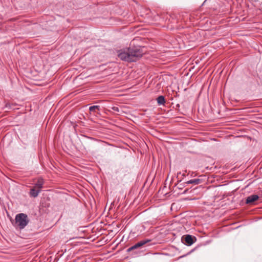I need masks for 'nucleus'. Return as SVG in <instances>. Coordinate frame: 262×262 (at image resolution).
<instances>
[{
  "label": "nucleus",
  "instance_id": "obj_8",
  "mask_svg": "<svg viewBox=\"0 0 262 262\" xmlns=\"http://www.w3.org/2000/svg\"><path fill=\"white\" fill-rule=\"evenodd\" d=\"M150 241H151L150 239H147L141 241H140L139 242H138V243H137L136 244H137V245L138 247H140L144 245L145 244L149 243Z\"/></svg>",
  "mask_w": 262,
  "mask_h": 262
},
{
  "label": "nucleus",
  "instance_id": "obj_12",
  "mask_svg": "<svg viewBox=\"0 0 262 262\" xmlns=\"http://www.w3.org/2000/svg\"><path fill=\"white\" fill-rule=\"evenodd\" d=\"M112 109L116 112H119V108L118 107L114 106L112 108Z\"/></svg>",
  "mask_w": 262,
  "mask_h": 262
},
{
  "label": "nucleus",
  "instance_id": "obj_13",
  "mask_svg": "<svg viewBox=\"0 0 262 262\" xmlns=\"http://www.w3.org/2000/svg\"><path fill=\"white\" fill-rule=\"evenodd\" d=\"M133 250H134V248H133V246H132V247H131L127 249V251H128V252H129V251H130Z\"/></svg>",
  "mask_w": 262,
  "mask_h": 262
},
{
  "label": "nucleus",
  "instance_id": "obj_14",
  "mask_svg": "<svg viewBox=\"0 0 262 262\" xmlns=\"http://www.w3.org/2000/svg\"><path fill=\"white\" fill-rule=\"evenodd\" d=\"M133 247L134 248V249H137L138 248H139L137 245V244H136L135 245H134V246H133Z\"/></svg>",
  "mask_w": 262,
  "mask_h": 262
},
{
  "label": "nucleus",
  "instance_id": "obj_4",
  "mask_svg": "<svg viewBox=\"0 0 262 262\" xmlns=\"http://www.w3.org/2000/svg\"><path fill=\"white\" fill-rule=\"evenodd\" d=\"M258 199V196L257 195H251L247 197L246 199V203L247 204H251L254 201H256Z\"/></svg>",
  "mask_w": 262,
  "mask_h": 262
},
{
  "label": "nucleus",
  "instance_id": "obj_2",
  "mask_svg": "<svg viewBox=\"0 0 262 262\" xmlns=\"http://www.w3.org/2000/svg\"><path fill=\"white\" fill-rule=\"evenodd\" d=\"M15 220L14 226L20 230L24 229L29 223L27 215L23 213L17 214L15 216Z\"/></svg>",
  "mask_w": 262,
  "mask_h": 262
},
{
  "label": "nucleus",
  "instance_id": "obj_9",
  "mask_svg": "<svg viewBox=\"0 0 262 262\" xmlns=\"http://www.w3.org/2000/svg\"><path fill=\"white\" fill-rule=\"evenodd\" d=\"M201 182V180L199 179H193V180H190L189 181H188L186 182V184H194L195 185L196 184H199Z\"/></svg>",
  "mask_w": 262,
  "mask_h": 262
},
{
  "label": "nucleus",
  "instance_id": "obj_16",
  "mask_svg": "<svg viewBox=\"0 0 262 262\" xmlns=\"http://www.w3.org/2000/svg\"><path fill=\"white\" fill-rule=\"evenodd\" d=\"M178 188H179V189H181V188H182L181 186H180V187H179Z\"/></svg>",
  "mask_w": 262,
  "mask_h": 262
},
{
  "label": "nucleus",
  "instance_id": "obj_5",
  "mask_svg": "<svg viewBox=\"0 0 262 262\" xmlns=\"http://www.w3.org/2000/svg\"><path fill=\"white\" fill-rule=\"evenodd\" d=\"M43 184V180L41 179H39L38 180L37 182L35 184V187L37 188L38 189L41 190V189L42 188V186Z\"/></svg>",
  "mask_w": 262,
  "mask_h": 262
},
{
  "label": "nucleus",
  "instance_id": "obj_15",
  "mask_svg": "<svg viewBox=\"0 0 262 262\" xmlns=\"http://www.w3.org/2000/svg\"><path fill=\"white\" fill-rule=\"evenodd\" d=\"M186 192H187V190H185V191L183 192V193H184V194H185V193H186Z\"/></svg>",
  "mask_w": 262,
  "mask_h": 262
},
{
  "label": "nucleus",
  "instance_id": "obj_6",
  "mask_svg": "<svg viewBox=\"0 0 262 262\" xmlns=\"http://www.w3.org/2000/svg\"><path fill=\"white\" fill-rule=\"evenodd\" d=\"M40 192V190L39 189L36 190L35 188H32L30 190V195L34 198L37 197Z\"/></svg>",
  "mask_w": 262,
  "mask_h": 262
},
{
  "label": "nucleus",
  "instance_id": "obj_1",
  "mask_svg": "<svg viewBox=\"0 0 262 262\" xmlns=\"http://www.w3.org/2000/svg\"><path fill=\"white\" fill-rule=\"evenodd\" d=\"M142 56V52L136 48H129L121 50L118 54L121 60L127 62H135Z\"/></svg>",
  "mask_w": 262,
  "mask_h": 262
},
{
  "label": "nucleus",
  "instance_id": "obj_3",
  "mask_svg": "<svg viewBox=\"0 0 262 262\" xmlns=\"http://www.w3.org/2000/svg\"><path fill=\"white\" fill-rule=\"evenodd\" d=\"M184 239L185 244L188 245V246H191L194 243L193 237L190 235H186L184 237Z\"/></svg>",
  "mask_w": 262,
  "mask_h": 262
},
{
  "label": "nucleus",
  "instance_id": "obj_17",
  "mask_svg": "<svg viewBox=\"0 0 262 262\" xmlns=\"http://www.w3.org/2000/svg\"><path fill=\"white\" fill-rule=\"evenodd\" d=\"M178 188H179V189H181V188H182L181 186H180V187H179Z\"/></svg>",
  "mask_w": 262,
  "mask_h": 262
},
{
  "label": "nucleus",
  "instance_id": "obj_11",
  "mask_svg": "<svg viewBox=\"0 0 262 262\" xmlns=\"http://www.w3.org/2000/svg\"><path fill=\"white\" fill-rule=\"evenodd\" d=\"M179 175H182V177H185V173H181V172H180L178 173V174H177V177H178Z\"/></svg>",
  "mask_w": 262,
  "mask_h": 262
},
{
  "label": "nucleus",
  "instance_id": "obj_10",
  "mask_svg": "<svg viewBox=\"0 0 262 262\" xmlns=\"http://www.w3.org/2000/svg\"><path fill=\"white\" fill-rule=\"evenodd\" d=\"M100 106L99 105H93L89 107V110L91 112H95V110H99Z\"/></svg>",
  "mask_w": 262,
  "mask_h": 262
},
{
  "label": "nucleus",
  "instance_id": "obj_7",
  "mask_svg": "<svg viewBox=\"0 0 262 262\" xmlns=\"http://www.w3.org/2000/svg\"><path fill=\"white\" fill-rule=\"evenodd\" d=\"M157 103L159 105H164L165 103V100L164 96H159L157 99Z\"/></svg>",
  "mask_w": 262,
  "mask_h": 262
}]
</instances>
